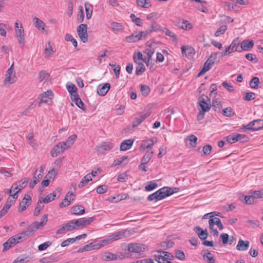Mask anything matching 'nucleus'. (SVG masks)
I'll return each instance as SVG.
<instances>
[{
	"mask_svg": "<svg viewBox=\"0 0 263 263\" xmlns=\"http://www.w3.org/2000/svg\"><path fill=\"white\" fill-rule=\"evenodd\" d=\"M20 241V239H17V235H15L13 237L10 238L6 242V245H11V248L14 245L17 244Z\"/></svg>",
	"mask_w": 263,
	"mask_h": 263,
	"instance_id": "79ce46f5",
	"label": "nucleus"
},
{
	"mask_svg": "<svg viewBox=\"0 0 263 263\" xmlns=\"http://www.w3.org/2000/svg\"><path fill=\"white\" fill-rule=\"evenodd\" d=\"M55 50H54L52 48L50 43L48 42V45L46 46L45 49V53L47 57H50Z\"/></svg>",
	"mask_w": 263,
	"mask_h": 263,
	"instance_id": "de8ad7c7",
	"label": "nucleus"
},
{
	"mask_svg": "<svg viewBox=\"0 0 263 263\" xmlns=\"http://www.w3.org/2000/svg\"><path fill=\"white\" fill-rule=\"evenodd\" d=\"M31 203V198L29 195L25 194L24 198L20 203V207L18 209L19 212L25 211Z\"/></svg>",
	"mask_w": 263,
	"mask_h": 263,
	"instance_id": "1a4fd4ad",
	"label": "nucleus"
},
{
	"mask_svg": "<svg viewBox=\"0 0 263 263\" xmlns=\"http://www.w3.org/2000/svg\"><path fill=\"white\" fill-rule=\"evenodd\" d=\"M85 212V208L82 205L73 206L71 208V213L72 214L81 215Z\"/></svg>",
	"mask_w": 263,
	"mask_h": 263,
	"instance_id": "a878e982",
	"label": "nucleus"
},
{
	"mask_svg": "<svg viewBox=\"0 0 263 263\" xmlns=\"http://www.w3.org/2000/svg\"><path fill=\"white\" fill-rule=\"evenodd\" d=\"M227 140L229 143H234L238 141L237 134H232L227 137Z\"/></svg>",
	"mask_w": 263,
	"mask_h": 263,
	"instance_id": "864d4df0",
	"label": "nucleus"
},
{
	"mask_svg": "<svg viewBox=\"0 0 263 263\" xmlns=\"http://www.w3.org/2000/svg\"><path fill=\"white\" fill-rule=\"evenodd\" d=\"M134 140L128 139L124 140L120 144V150L125 151L129 149L133 144Z\"/></svg>",
	"mask_w": 263,
	"mask_h": 263,
	"instance_id": "b1692460",
	"label": "nucleus"
},
{
	"mask_svg": "<svg viewBox=\"0 0 263 263\" xmlns=\"http://www.w3.org/2000/svg\"><path fill=\"white\" fill-rule=\"evenodd\" d=\"M251 193L255 200H257V199H263V189L252 191Z\"/></svg>",
	"mask_w": 263,
	"mask_h": 263,
	"instance_id": "37998d69",
	"label": "nucleus"
},
{
	"mask_svg": "<svg viewBox=\"0 0 263 263\" xmlns=\"http://www.w3.org/2000/svg\"><path fill=\"white\" fill-rule=\"evenodd\" d=\"M64 151V149L63 148L62 146L58 143L51 149L50 154L52 157H57Z\"/></svg>",
	"mask_w": 263,
	"mask_h": 263,
	"instance_id": "bb28decb",
	"label": "nucleus"
},
{
	"mask_svg": "<svg viewBox=\"0 0 263 263\" xmlns=\"http://www.w3.org/2000/svg\"><path fill=\"white\" fill-rule=\"evenodd\" d=\"M77 136L76 135H73L68 137L65 142H59V144H61L64 150L69 148L73 144L75 140H76Z\"/></svg>",
	"mask_w": 263,
	"mask_h": 263,
	"instance_id": "4468645a",
	"label": "nucleus"
},
{
	"mask_svg": "<svg viewBox=\"0 0 263 263\" xmlns=\"http://www.w3.org/2000/svg\"><path fill=\"white\" fill-rule=\"evenodd\" d=\"M64 224L67 231H72L76 229V225L73 220L69 221Z\"/></svg>",
	"mask_w": 263,
	"mask_h": 263,
	"instance_id": "a19ab883",
	"label": "nucleus"
},
{
	"mask_svg": "<svg viewBox=\"0 0 263 263\" xmlns=\"http://www.w3.org/2000/svg\"><path fill=\"white\" fill-rule=\"evenodd\" d=\"M193 25L187 20H183L182 21V29L185 30H190L192 29Z\"/></svg>",
	"mask_w": 263,
	"mask_h": 263,
	"instance_id": "8fccbe9b",
	"label": "nucleus"
},
{
	"mask_svg": "<svg viewBox=\"0 0 263 263\" xmlns=\"http://www.w3.org/2000/svg\"><path fill=\"white\" fill-rule=\"evenodd\" d=\"M151 115V112H146L143 115L135 118L133 122V127H136L139 126L144 120L147 118Z\"/></svg>",
	"mask_w": 263,
	"mask_h": 263,
	"instance_id": "2eb2a0df",
	"label": "nucleus"
},
{
	"mask_svg": "<svg viewBox=\"0 0 263 263\" xmlns=\"http://www.w3.org/2000/svg\"><path fill=\"white\" fill-rule=\"evenodd\" d=\"M137 63L138 64V66L136 67V74L137 76H140L145 71V67L144 64L141 62Z\"/></svg>",
	"mask_w": 263,
	"mask_h": 263,
	"instance_id": "ea45409f",
	"label": "nucleus"
},
{
	"mask_svg": "<svg viewBox=\"0 0 263 263\" xmlns=\"http://www.w3.org/2000/svg\"><path fill=\"white\" fill-rule=\"evenodd\" d=\"M212 106L215 111L220 112L221 105L220 104V102L217 100H213L212 102Z\"/></svg>",
	"mask_w": 263,
	"mask_h": 263,
	"instance_id": "69168bd1",
	"label": "nucleus"
},
{
	"mask_svg": "<svg viewBox=\"0 0 263 263\" xmlns=\"http://www.w3.org/2000/svg\"><path fill=\"white\" fill-rule=\"evenodd\" d=\"M223 115L226 117H232L235 115V112L231 107H227L223 110Z\"/></svg>",
	"mask_w": 263,
	"mask_h": 263,
	"instance_id": "052dcab7",
	"label": "nucleus"
},
{
	"mask_svg": "<svg viewBox=\"0 0 263 263\" xmlns=\"http://www.w3.org/2000/svg\"><path fill=\"white\" fill-rule=\"evenodd\" d=\"M107 186L106 185H99L96 189L97 193L99 194H104L106 192Z\"/></svg>",
	"mask_w": 263,
	"mask_h": 263,
	"instance_id": "774afa93",
	"label": "nucleus"
},
{
	"mask_svg": "<svg viewBox=\"0 0 263 263\" xmlns=\"http://www.w3.org/2000/svg\"><path fill=\"white\" fill-rule=\"evenodd\" d=\"M220 238L221 239L223 245L229 243L231 245L236 240V238L233 236H231L229 238V235L227 233L221 234Z\"/></svg>",
	"mask_w": 263,
	"mask_h": 263,
	"instance_id": "412c9836",
	"label": "nucleus"
},
{
	"mask_svg": "<svg viewBox=\"0 0 263 263\" xmlns=\"http://www.w3.org/2000/svg\"><path fill=\"white\" fill-rule=\"evenodd\" d=\"M85 8L87 19L89 20L92 15V6L91 4L86 3L85 4Z\"/></svg>",
	"mask_w": 263,
	"mask_h": 263,
	"instance_id": "e433bc0d",
	"label": "nucleus"
},
{
	"mask_svg": "<svg viewBox=\"0 0 263 263\" xmlns=\"http://www.w3.org/2000/svg\"><path fill=\"white\" fill-rule=\"evenodd\" d=\"M149 31H151V33L153 31H158L162 30L161 26L157 23L156 22H153L151 25L150 29H148Z\"/></svg>",
	"mask_w": 263,
	"mask_h": 263,
	"instance_id": "3c124183",
	"label": "nucleus"
},
{
	"mask_svg": "<svg viewBox=\"0 0 263 263\" xmlns=\"http://www.w3.org/2000/svg\"><path fill=\"white\" fill-rule=\"evenodd\" d=\"M259 80L257 77H253L250 82V86L252 88L256 89L258 87Z\"/></svg>",
	"mask_w": 263,
	"mask_h": 263,
	"instance_id": "a18cd8bd",
	"label": "nucleus"
},
{
	"mask_svg": "<svg viewBox=\"0 0 263 263\" xmlns=\"http://www.w3.org/2000/svg\"><path fill=\"white\" fill-rule=\"evenodd\" d=\"M206 100H210L207 96L202 95L199 97L198 102V104L200 106V108H199V111L205 112L209 111L211 109V105L208 104Z\"/></svg>",
	"mask_w": 263,
	"mask_h": 263,
	"instance_id": "20e7f679",
	"label": "nucleus"
},
{
	"mask_svg": "<svg viewBox=\"0 0 263 263\" xmlns=\"http://www.w3.org/2000/svg\"><path fill=\"white\" fill-rule=\"evenodd\" d=\"M159 195V197L160 199L162 200L165 197L170 196L173 194L174 192H176L177 191H174V190L170 187H163L159 190L157 191Z\"/></svg>",
	"mask_w": 263,
	"mask_h": 263,
	"instance_id": "9d476101",
	"label": "nucleus"
},
{
	"mask_svg": "<svg viewBox=\"0 0 263 263\" xmlns=\"http://www.w3.org/2000/svg\"><path fill=\"white\" fill-rule=\"evenodd\" d=\"M125 40L128 43H134L137 42L140 40L139 33L137 32H135L133 33L132 35L126 37Z\"/></svg>",
	"mask_w": 263,
	"mask_h": 263,
	"instance_id": "7c9ffc66",
	"label": "nucleus"
},
{
	"mask_svg": "<svg viewBox=\"0 0 263 263\" xmlns=\"http://www.w3.org/2000/svg\"><path fill=\"white\" fill-rule=\"evenodd\" d=\"M156 142L157 138L155 137L144 141L141 144L140 148L144 150L146 148H151L154 145V143Z\"/></svg>",
	"mask_w": 263,
	"mask_h": 263,
	"instance_id": "aec40b11",
	"label": "nucleus"
},
{
	"mask_svg": "<svg viewBox=\"0 0 263 263\" xmlns=\"http://www.w3.org/2000/svg\"><path fill=\"white\" fill-rule=\"evenodd\" d=\"M243 100L250 101L255 99V93L252 92H246L243 96Z\"/></svg>",
	"mask_w": 263,
	"mask_h": 263,
	"instance_id": "13d9d810",
	"label": "nucleus"
},
{
	"mask_svg": "<svg viewBox=\"0 0 263 263\" xmlns=\"http://www.w3.org/2000/svg\"><path fill=\"white\" fill-rule=\"evenodd\" d=\"M96 219L95 217H91L89 218H80L76 220H74L76 229L79 227H84L89 224L91 222Z\"/></svg>",
	"mask_w": 263,
	"mask_h": 263,
	"instance_id": "0eeeda50",
	"label": "nucleus"
},
{
	"mask_svg": "<svg viewBox=\"0 0 263 263\" xmlns=\"http://www.w3.org/2000/svg\"><path fill=\"white\" fill-rule=\"evenodd\" d=\"M49 77V74L45 71H41L39 72V79L40 82H43L44 80H46Z\"/></svg>",
	"mask_w": 263,
	"mask_h": 263,
	"instance_id": "680f3d73",
	"label": "nucleus"
},
{
	"mask_svg": "<svg viewBox=\"0 0 263 263\" xmlns=\"http://www.w3.org/2000/svg\"><path fill=\"white\" fill-rule=\"evenodd\" d=\"M140 91L143 96H146L150 92V88L147 85H142L141 86Z\"/></svg>",
	"mask_w": 263,
	"mask_h": 263,
	"instance_id": "0e129e2a",
	"label": "nucleus"
},
{
	"mask_svg": "<svg viewBox=\"0 0 263 263\" xmlns=\"http://www.w3.org/2000/svg\"><path fill=\"white\" fill-rule=\"evenodd\" d=\"M227 29V25H222L220 26L215 33V36H219L221 34H223Z\"/></svg>",
	"mask_w": 263,
	"mask_h": 263,
	"instance_id": "4d7b16f0",
	"label": "nucleus"
},
{
	"mask_svg": "<svg viewBox=\"0 0 263 263\" xmlns=\"http://www.w3.org/2000/svg\"><path fill=\"white\" fill-rule=\"evenodd\" d=\"M153 153V151H147L143 157L141 162L143 164H147L152 159Z\"/></svg>",
	"mask_w": 263,
	"mask_h": 263,
	"instance_id": "72a5a7b5",
	"label": "nucleus"
},
{
	"mask_svg": "<svg viewBox=\"0 0 263 263\" xmlns=\"http://www.w3.org/2000/svg\"><path fill=\"white\" fill-rule=\"evenodd\" d=\"M53 97V93L51 90H47L42 94V98L39 106H41V103H45L50 104L52 102V98Z\"/></svg>",
	"mask_w": 263,
	"mask_h": 263,
	"instance_id": "f8f14e48",
	"label": "nucleus"
},
{
	"mask_svg": "<svg viewBox=\"0 0 263 263\" xmlns=\"http://www.w3.org/2000/svg\"><path fill=\"white\" fill-rule=\"evenodd\" d=\"M137 5L141 7L148 8L151 6L147 0H137Z\"/></svg>",
	"mask_w": 263,
	"mask_h": 263,
	"instance_id": "603ef678",
	"label": "nucleus"
},
{
	"mask_svg": "<svg viewBox=\"0 0 263 263\" xmlns=\"http://www.w3.org/2000/svg\"><path fill=\"white\" fill-rule=\"evenodd\" d=\"M34 24L35 27H36L40 30L43 31L45 30L46 24L43 22V21L36 17L34 18Z\"/></svg>",
	"mask_w": 263,
	"mask_h": 263,
	"instance_id": "2f4dec72",
	"label": "nucleus"
},
{
	"mask_svg": "<svg viewBox=\"0 0 263 263\" xmlns=\"http://www.w3.org/2000/svg\"><path fill=\"white\" fill-rule=\"evenodd\" d=\"M250 242L249 241H244L240 239L238 241V243L236 246V249L238 251H246L248 250L249 247Z\"/></svg>",
	"mask_w": 263,
	"mask_h": 263,
	"instance_id": "5701e85b",
	"label": "nucleus"
},
{
	"mask_svg": "<svg viewBox=\"0 0 263 263\" xmlns=\"http://www.w3.org/2000/svg\"><path fill=\"white\" fill-rule=\"evenodd\" d=\"M66 88L68 91L72 96L71 98L73 97V95H74L75 94H78L77 92V88L72 83H68L66 84Z\"/></svg>",
	"mask_w": 263,
	"mask_h": 263,
	"instance_id": "473e14b6",
	"label": "nucleus"
},
{
	"mask_svg": "<svg viewBox=\"0 0 263 263\" xmlns=\"http://www.w3.org/2000/svg\"><path fill=\"white\" fill-rule=\"evenodd\" d=\"M113 147L110 142H103L99 146L96 147V150L99 153H103L105 151H109Z\"/></svg>",
	"mask_w": 263,
	"mask_h": 263,
	"instance_id": "dca6fc26",
	"label": "nucleus"
},
{
	"mask_svg": "<svg viewBox=\"0 0 263 263\" xmlns=\"http://www.w3.org/2000/svg\"><path fill=\"white\" fill-rule=\"evenodd\" d=\"M186 141H190L192 147H195L197 145V138L194 135H191L187 137Z\"/></svg>",
	"mask_w": 263,
	"mask_h": 263,
	"instance_id": "5fc2aeb1",
	"label": "nucleus"
},
{
	"mask_svg": "<svg viewBox=\"0 0 263 263\" xmlns=\"http://www.w3.org/2000/svg\"><path fill=\"white\" fill-rule=\"evenodd\" d=\"M162 31L164 32L166 35H168L172 38L173 42H177V40L174 32L166 28H163Z\"/></svg>",
	"mask_w": 263,
	"mask_h": 263,
	"instance_id": "c03bdc74",
	"label": "nucleus"
},
{
	"mask_svg": "<svg viewBox=\"0 0 263 263\" xmlns=\"http://www.w3.org/2000/svg\"><path fill=\"white\" fill-rule=\"evenodd\" d=\"M14 203V200H9L6 202L3 209L0 211V218L3 217L8 212L9 209Z\"/></svg>",
	"mask_w": 263,
	"mask_h": 263,
	"instance_id": "4be33fe9",
	"label": "nucleus"
},
{
	"mask_svg": "<svg viewBox=\"0 0 263 263\" xmlns=\"http://www.w3.org/2000/svg\"><path fill=\"white\" fill-rule=\"evenodd\" d=\"M240 44L242 51L250 50L254 46V42L253 40H245Z\"/></svg>",
	"mask_w": 263,
	"mask_h": 263,
	"instance_id": "f3484780",
	"label": "nucleus"
},
{
	"mask_svg": "<svg viewBox=\"0 0 263 263\" xmlns=\"http://www.w3.org/2000/svg\"><path fill=\"white\" fill-rule=\"evenodd\" d=\"M56 197V194L54 192H53L52 193L49 194L48 195H47L43 200L42 201H43L45 203H48L49 202H50L51 201H53L55 197Z\"/></svg>",
	"mask_w": 263,
	"mask_h": 263,
	"instance_id": "49530a36",
	"label": "nucleus"
},
{
	"mask_svg": "<svg viewBox=\"0 0 263 263\" xmlns=\"http://www.w3.org/2000/svg\"><path fill=\"white\" fill-rule=\"evenodd\" d=\"M92 246L91 245V243L90 242V243H88V244H87L86 245H85L83 247L79 248L77 252L78 253H81V252H85V251H88L92 250H93V248H92Z\"/></svg>",
	"mask_w": 263,
	"mask_h": 263,
	"instance_id": "6e6d98bb",
	"label": "nucleus"
},
{
	"mask_svg": "<svg viewBox=\"0 0 263 263\" xmlns=\"http://www.w3.org/2000/svg\"><path fill=\"white\" fill-rule=\"evenodd\" d=\"M128 250L130 252L140 253L145 251L147 247L144 245L137 243H130L128 245Z\"/></svg>",
	"mask_w": 263,
	"mask_h": 263,
	"instance_id": "423d86ee",
	"label": "nucleus"
},
{
	"mask_svg": "<svg viewBox=\"0 0 263 263\" xmlns=\"http://www.w3.org/2000/svg\"><path fill=\"white\" fill-rule=\"evenodd\" d=\"M78 34L81 41L84 43L88 42L87 25L85 24H80L77 29Z\"/></svg>",
	"mask_w": 263,
	"mask_h": 263,
	"instance_id": "39448f33",
	"label": "nucleus"
},
{
	"mask_svg": "<svg viewBox=\"0 0 263 263\" xmlns=\"http://www.w3.org/2000/svg\"><path fill=\"white\" fill-rule=\"evenodd\" d=\"M194 231L201 240H204L208 236V233L206 229L203 230L200 227L196 226L194 227Z\"/></svg>",
	"mask_w": 263,
	"mask_h": 263,
	"instance_id": "ddd939ff",
	"label": "nucleus"
},
{
	"mask_svg": "<svg viewBox=\"0 0 263 263\" xmlns=\"http://www.w3.org/2000/svg\"><path fill=\"white\" fill-rule=\"evenodd\" d=\"M209 223L210 230L213 229L214 224L217 225L220 230H221L223 229V225L220 220L218 218L215 217L214 218L210 219L209 220Z\"/></svg>",
	"mask_w": 263,
	"mask_h": 263,
	"instance_id": "6ab92c4d",
	"label": "nucleus"
},
{
	"mask_svg": "<svg viewBox=\"0 0 263 263\" xmlns=\"http://www.w3.org/2000/svg\"><path fill=\"white\" fill-rule=\"evenodd\" d=\"M148 183L149 184L145 187V189L146 191H151L156 189L158 186L157 183L153 181H150Z\"/></svg>",
	"mask_w": 263,
	"mask_h": 263,
	"instance_id": "e2e57ef3",
	"label": "nucleus"
},
{
	"mask_svg": "<svg viewBox=\"0 0 263 263\" xmlns=\"http://www.w3.org/2000/svg\"><path fill=\"white\" fill-rule=\"evenodd\" d=\"M91 177L89 175V174H87L85 176L81 181L78 184V187L79 188H82L85 185H86L89 181L91 180Z\"/></svg>",
	"mask_w": 263,
	"mask_h": 263,
	"instance_id": "c9c22d12",
	"label": "nucleus"
},
{
	"mask_svg": "<svg viewBox=\"0 0 263 263\" xmlns=\"http://www.w3.org/2000/svg\"><path fill=\"white\" fill-rule=\"evenodd\" d=\"M131 234L132 233L130 232V231H129L127 229L122 230V231L116 232L109 235V239L111 240L112 242L125 237H129Z\"/></svg>",
	"mask_w": 263,
	"mask_h": 263,
	"instance_id": "7ed1b4c3",
	"label": "nucleus"
},
{
	"mask_svg": "<svg viewBox=\"0 0 263 263\" xmlns=\"http://www.w3.org/2000/svg\"><path fill=\"white\" fill-rule=\"evenodd\" d=\"M37 170L35 171L34 175L33 177V180L31 181L29 183V187L33 189L34 186L40 182V180L42 178L43 175L42 174H39L36 176Z\"/></svg>",
	"mask_w": 263,
	"mask_h": 263,
	"instance_id": "c85d7f7f",
	"label": "nucleus"
},
{
	"mask_svg": "<svg viewBox=\"0 0 263 263\" xmlns=\"http://www.w3.org/2000/svg\"><path fill=\"white\" fill-rule=\"evenodd\" d=\"M243 202L246 204H253L256 203L257 202V200H255V199L253 197V195L251 192V195L245 196Z\"/></svg>",
	"mask_w": 263,
	"mask_h": 263,
	"instance_id": "58836bf2",
	"label": "nucleus"
},
{
	"mask_svg": "<svg viewBox=\"0 0 263 263\" xmlns=\"http://www.w3.org/2000/svg\"><path fill=\"white\" fill-rule=\"evenodd\" d=\"M103 257L105 261L114 260L118 258V255L110 252H106Z\"/></svg>",
	"mask_w": 263,
	"mask_h": 263,
	"instance_id": "4c0bfd02",
	"label": "nucleus"
},
{
	"mask_svg": "<svg viewBox=\"0 0 263 263\" xmlns=\"http://www.w3.org/2000/svg\"><path fill=\"white\" fill-rule=\"evenodd\" d=\"M69 196H75V194L72 192L69 191L65 196L64 199L60 203L59 206L61 208L67 206L70 204V200H68Z\"/></svg>",
	"mask_w": 263,
	"mask_h": 263,
	"instance_id": "393cba45",
	"label": "nucleus"
},
{
	"mask_svg": "<svg viewBox=\"0 0 263 263\" xmlns=\"http://www.w3.org/2000/svg\"><path fill=\"white\" fill-rule=\"evenodd\" d=\"M238 37L233 40L231 43V45L235 52L237 51L240 52L242 51V50H241V46Z\"/></svg>",
	"mask_w": 263,
	"mask_h": 263,
	"instance_id": "c756f323",
	"label": "nucleus"
},
{
	"mask_svg": "<svg viewBox=\"0 0 263 263\" xmlns=\"http://www.w3.org/2000/svg\"><path fill=\"white\" fill-rule=\"evenodd\" d=\"M110 88L109 83H106L103 85H100L97 89V93L101 96H105Z\"/></svg>",
	"mask_w": 263,
	"mask_h": 263,
	"instance_id": "a211bd4d",
	"label": "nucleus"
},
{
	"mask_svg": "<svg viewBox=\"0 0 263 263\" xmlns=\"http://www.w3.org/2000/svg\"><path fill=\"white\" fill-rule=\"evenodd\" d=\"M218 54V53L217 52L215 53L209 57V58L204 63L202 69L198 74V77L202 76L211 68L212 66L214 64L215 60L216 59Z\"/></svg>",
	"mask_w": 263,
	"mask_h": 263,
	"instance_id": "f257e3e1",
	"label": "nucleus"
},
{
	"mask_svg": "<svg viewBox=\"0 0 263 263\" xmlns=\"http://www.w3.org/2000/svg\"><path fill=\"white\" fill-rule=\"evenodd\" d=\"M195 53V49L190 46H182V56L188 59L193 58Z\"/></svg>",
	"mask_w": 263,
	"mask_h": 263,
	"instance_id": "6e6552de",
	"label": "nucleus"
},
{
	"mask_svg": "<svg viewBox=\"0 0 263 263\" xmlns=\"http://www.w3.org/2000/svg\"><path fill=\"white\" fill-rule=\"evenodd\" d=\"M158 193H158V192L157 191L153 194L149 195L147 197V200L150 201H153L154 200H155V201H156L161 200L160 197H159V196L158 195Z\"/></svg>",
	"mask_w": 263,
	"mask_h": 263,
	"instance_id": "bf43d9fd",
	"label": "nucleus"
},
{
	"mask_svg": "<svg viewBox=\"0 0 263 263\" xmlns=\"http://www.w3.org/2000/svg\"><path fill=\"white\" fill-rule=\"evenodd\" d=\"M72 101L75 103V104L81 109L83 110L86 109V107L84 103L82 102L78 94H75L73 95V97L72 98Z\"/></svg>",
	"mask_w": 263,
	"mask_h": 263,
	"instance_id": "cd10ccee",
	"label": "nucleus"
},
{
	"mask_svg": "<svg viewBox=\"0 0 263 263\" xmlns=\"http://www.w3.org/2000/svg\"><path fill=\"white\" fill-rule=\"evenodd\" d=\"M203 259L208 263H215V259L214 255L210 252L203 255Z\"/></svg>",
	"mask_w": 263,
	"mask_h": 263,
	"instance_id": "f704fd0d",
	"label": "nucleus"
},
{
	"mask_svg": "<svg viewBox=\"0 0 263 263\" xmlns=\"http://www.w3.org/2000/svg\"><path fill=\"white\" fill-rule=\"evenodd\" d=\"M212 149V146L211 145H206L203 147L202 152L203 155L207 156L210 155Z\"/></svg>",
	"mask_w": 263,
	"mask_h": 263,
	"instance_id": "338daca9",
	"label": "nucleus"
},
{
	"mask_svg": "<svg viewBox=\"0 0 263 263\" xmlns=\"http://www.w3.org/2000/svg\"><path fill=\"white\" fill-rule=\"evenodd\" d=\"M33 227L29 226L26 229V231L17 234V239H26L32 235L35 231L33 229Z\"/></svg>",
	"mask_w": 263,
	"mask_h": 263,
	"instance_id": "9b49d317",
	"label": "nucleus"
},
{
	"mask_svg": "<svg viewBox=\"0 0 263 263\" xmlns=\"http://www.w3.org/2000/svg\"><path fill=\"white\" fill-rule=\"evenodd\" d=\"M263 128V121L261 119L255 120L249 122L247 125H243L242 129L257 131Z\"/></svg>",
	"mask_w": 263,
	"mask_h": 263,
	"instance_id": "f03ea898",
	"label": "nucleus"
},
{
	"mask_svg": "<svg viewBox=\"0 0 263 263\" xmlns=\"http://www.w3.org/2000/svg\"><path fill=\"white\" fill-rule=\"evenodd\" d=\"M29 256H21L17 257L13 262V263H26L29 261Z\"/></svg>",
	"mask_w": 263,
	"mask_h": 263,
	"instance_id": "09e8293b",
	"label": "nucleus"
}]
</instances>
